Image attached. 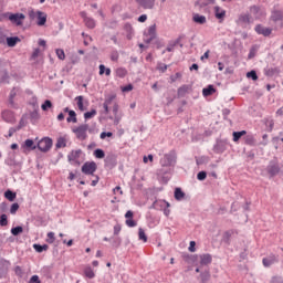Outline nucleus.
I'll list each match as a JSON object with an SVG mask.
<instances>
[{"instance_id":"nucleus-1","label":"nucleus","mask_w":283,"mask_h":283,"mask_svg":"<svg viewBox=\"0 0 283 283\" xmlns=\"http://www.w3.org/2000/svg\"><path fill=\"white\" fill-rule=\"evenodd\" d=\"M177 160L178 155L176 154V150H170L160 159V165L161 167H176Z\"/></svg>"},{"instance_id":"nucleus-2","label":"nucleus","mask_w":283,"mask_h":283,"mask_svg":"<svg viewBox=\"0 0 283 283\" xmlns=\"http://www.w3.org/2000/svg\"><path fill=\"white\" fill-rule=\"evenodd\" d=\"M73 134H75L77 140H87V132L92 134V128L88 124H82L75 128H72Z\"/></svg>"},{"instance_id":"nucleus-3","label":"nucleus","mask_w":283,"mask_h":283,"mask_svg":"<svg viewBox=\"0 0 283 283\" xmlns=\"http://www.w3.org/2000/svg\"><path fill=\"white\" fill-rule=\"evenodd\" d=\"M52 145H54V142L50 137H43L41 140L36 144V149L42 151V154H48L52 149Z\"/></svg>"},{"instance_id":"nucleus-4","label":"nucleus","mask_w":283,"mask_h":283,"mask_svg":"<svg viewBox=\"0 0 283 283\" xmlns=\"http://www.w3.org/2000/svg\"><path fill=\"white\" fill-rule=\"evenodd\" d=\"M266 171H268L269 176H271V178H275V176H277V174H280L281 168H280V161H277V158L270 160V163L266 167Z\"/></svg>"},{"instance_id":"nucleus-5","label":"nucleus","mask_w":283,"mask_h":283,"mask_svg":"<svg viewBox=\"0 0 283 283\" xmlns=\"http://www.w3.org/2000/svg\"><path fill=\"white\" fill-rule=\"evenodd\" d=\"M249 10H250V14H252L255 21H260L261 19H264V17H266V11H264V9H262V7L258 4L251 6Z\"/></svg>"},{"instance_id":"nucleus-6","label":"nucleus","mask_w":283,"mask_h":283,"mask_svg":"<svg viewBox=\"0 0 283 283\" xmlns=\"http://www.w3.org/2000/svg\"><path fill=\"white\" fill-rule=\"evenodd\" d=\"M96 169H98V166L95 161H86L82 166V174H85V176H94Z\"/></svg>"},{"instance_id":"nucleus-7","label":"nucleus","mask_w":283,"mask_h":283,"mask_svg":"<svg viewBox=\"0 0 283 283\" xmlns=\"http://www.w3.org/2000/svg\"><path fill=\"white\" fill-rule=\"evenodd\" d=\"M228 145V139H217L216 144L213 145L212 151H214V154H224V151H227Z\"/></svg>"},{"instance_id":"nucleus-8","label":"nucleus","mask_w":283,"mask_h":283,"mask_svg":"<svg viewBox=\"0 0 283 283\" xmlns=\"http://www.w3.org/2000/svg\"><path fill=\"white\" fill-rule=\"evenodd\" d=\"M270 20L273 21V23H280V21H283V9L274 7L271 11Z\"/></svg>"},{"instance_id":"nucleus-9","label":"nucleus","mask_w":283,"mask_h":283,"mask_svg":"<svg viewBox=\"0 0 283 283\" xmlns=\"http://www.w3.org/2000/svg\"><path fill=\"white\" fill-rule=\"evenodd\" d=\"M105 167H109L111 169H114L118 165V157L115 154H108L105 159Z\"/></svg>"},{"instance_id":"nucleus-10","label":"nucleus","mask_w":283,"mask_h":283,"mask_svg":"<svg viewBox=\"0 0 283 283\" xmlns=\"http://www.w3.org/2000/svg\"><path fill=\"white\" fill-rule=\"evenodd\" d=\"M254 32H256V34H261L262 36H271V34L273 33V29L266 28L262 24H256L254 28Z\"/></svg>"},{"instance_id":"nucleus-11","label":"nucleus","mask_w":283,"mask_h":283,"mask_svg":"<svg viewBox=\"0 0 283 283\" xmlns=\"http://www.w3.org/2000/svg\"><path fill=\"white\" fill-rule=\"evenodd\" d=\"M10 261L6 259H0V277H6L8 275V271H10Z\"/></svg>"},{"instance_id":"nucleus-12","label":"nucleus","mask_w":283,"mask_h":283,"mask_svg":"<svg viewBox=\"0 0 283 283\" xmlns=\"http://www.w3.org/2000/svg\"><path fill=\"white\" fill-rule=\"evenodd\" d=\"M136 3H138V6L144 10H154L156 0H136Z\"/></svg>"},{"instance_id":"nucleus-13","label":"nucleus","mask_w":283,"mask_h":283,"mask_svg":"<svg viewBox=\"0 0 283 283\" xmlns=\"http://www.w3.org/2000/svg\"><path fill=\"white\" fill-rule=\"evenodd\" d=\"M25 20V14L23 13H11L10 21L15 25H23V21Z\"/></svg>"},{"instance_id":"nucleus-14","label":"nucleus","mask_w":283,"mask_h":283,"mask_svg":"<svg viewBox=\"0 0 283 283\" xmlns=\"http://www.w3.org/2000/svg\"><path fill=\"white\" fill-rule=\"evenodd\" d=\"M262 262H263V266L269 269V266H272V264L280 262V258L275 254H270L268 258H263Z\"/></svg>"},{"instance_id":"nucleus-15","label":"nucleus","mask_w":283,"mask_h":283,"mask_svg":"<svg viewBox=\"0 0 283 283\" xmlns=\"http://www.w3.org/2000/svg\"><path fill=\"white\" fill-rule=\"evenodd\" d=\"M191 92V85L184 84L177 90L178 98H185Z\"/></svg>"},{"instance_id":"nucleus-16","label":"nucleus","mask_w":283,"mask_h":283,"mask_svg":"<svg viewBox=\"0 0 283 283\" xmlns=\"http://www.w3.org/2000/svg\"><path fill=\"white\" fill-rule=\"evenodd\" d=\"M38 22L36 25L43 27L48 23V13L43 11H36Z\"/></svg>"},{"instance_id":"nucleus-17","label":"nucleus","mask_w":283,"mask_h":283,"mask_svg":"<svg viewBox=\"0 0 283 283\" xmlns=\"http://www.w3.org/2000/svg\"><path fill=\"white\" fill-rule=\"evenodd\" d=\"M238 23H247L248 25L253 23V18L251 13H241L238 19Z\"/></svg>"},{"instance_id":"nucleus-18","label":"nucleus","mask_w":283,"mask_h":283,"mask_svg":"<svg viewBox=\"0 0 283 283\" xmlns=\"http://www.w3.org/2000/svg\"><path fill=\"white\" fill-rule=\"evenodd\" d=\"M199 258L201 266H208V264H211V262H213V256H211V254L209 253L201 254Z\"/></svg>"},{"instance_id":"nucleus-19","label":"nucleus","mask_w":283,"mask_h":283,"mask_svg":"<svg viewBox=\"0 0 283 283\" xmlns=\"http://www.w3.org/2000/svg\"><path fill=\"white\" fill-rule=\"evenodd\" d=\"M19 92V87H13L9 95V105L13 109H17V104L14 103V97L17 96V93Z\"/></svg>"},{"instance_id":"nucleus-20","label":"nucleus","mask_w":283,"mask_h":283,"mask_svg":"<svg viewBox=\"0 0 283 283\" xmlns=\"http://www.w3.org/2000/svg\"><path fill=\"white\" fill-rule=\"evenodd\" d=\"M81 154H83V150H81V149L72 150L67 155L69 163H74V160H77V158H81Z\"/></svg>"},{"instance_id":"nucleus-21","label":"nucleus","mask_w":283,"mask_h":283,"mask_svg":"<svg viewBox=\"0 0 283 283\" xmlns=\"http://www.w3.org/2000/svg\"><path fill=\"white\" fill-rule=\"evenodd\" d=\"M2 118L6 123H12L14 120V113L12 111H3Z\"/></svg>"},{"instance_id":"nucleus-22","label":"nucleus","mask_w":283,"mask_h":283,"mask_svg":"<svg viewBox=\"0 0 283 283\" xmlns=\"http://www.w3.org/2000/svg\"><path fill=\"white\" fill-rule=\"evenodd\" d=\"M192 21L195 23H198L199 25H205V23H207V17L195 13L192 17Z\"/></svg>"},{"instance_id":"nucleus-23","label":"nucleus","mask_w":283,"mask_h":283,"mask_svg":"<svg viewBox=\"0 0 283 283\" xmlns=\"http://www.w3.org/2000/svg\"><path fill=\"white\" fill-rule=\"evenodd\" d=\"M0 83H10V74L8 70H0Z\"/></svg>"},{"instance_id":"nucleus-24","label":"nucleus","mask_w":283,"mask_h":283,"mask_svg":"<svg viewBox=\"0 0 283 283\" xmlns=\"http://www.w3.org/2000/svg\"><path fill=\"white\" fill-rule=\"evenodd\" d=\"M21 39L19 36L7 38L8 48H14L17 43H20Z\"/></svg>"},{"instance_id":"nucleus-25","label":"nucleus","mask_w":283,"mask_h":283,"mask_svg":"<svg viewBox=\"0 0 283 283\" xmlns=\"http://www.w3.org/2000/svg\"><path fill=\"white\" fill-rule=\"evenodd\" d=\"M213 94H216V87L211 84L202 90L203 96H211Z\"/></svg>"},{"instance_id":"nucleus-26","label":"nucleus","mask_w":283,"mask_h":283,"mask_svg":"<svg viewBox=\"0 0 283 283\" xmlns=\"http://www.w3.org/2000/svg\"><path fill=\"white\" fill-rule=\"evenodd\" d=\"M264 74L265 76H275V74H280V69L277 67H268V69H264Z\"/></svg>"},{"instance_id":"nucleus-27","label":"nucleus","mask_w":283,"mask_h":283,"mask_svg":"<svg viewBox=\"0 0 283 283\" xmlns=\"http://www.w3.org/2000/svg\"><path fill=\"white\" fill-rule=\"evenodd\" d=\"M175 200L179 201L185 200V191H182V188H176L175 189Z\"/></svg>"},{"instance_id":"nucleus-28","label":"nucleus","mask_w":283,"mask_h":283,"mask_svg":"<svg viewBox=\"0 0 283 283\" xmlns=\"http://www.w3.org/2000/svg\"><path fill=\"white\" fill-rule=\"evenodd\" d=\"M24 149H30L31 151H34L36 149V145H34V140L27 139L22 146Z\"/></svg>"},{"instance_id":"nucleus-29","label":"nucleus","mask_w":283,"mask_h":283,"mask_svg":"<svg viewBox=\"0 0 283 283\" xmlns=\"http://www.w3.org/2000/svg\"><path fill=\"white\" fill-rule=\"evenodd\" d=\"M4 198H7V200H9V202H14V200H17V192H14L12 190H7L4 192Z\"/></svg>"},{"instance_id":"nucleus-30","label":"nucleus","mask_w":283,"mask_h":283,"mask_svg":"<svg viewBox=\"0 0 283 283\" xmlns=\"http://www.w3.org/2000/svg\"><path fill=\"white\" fill-rule=\"evenodd\" d=\"M33 249H34V251H36V253H43V251H48V249H50V247L48 244L41 245L39 243H34Z\"/></svg>"},{"instance_id":"nucleus-31","label":"nucleus","mask_w":283,"mask_h":283,"mask_svg":"<svg viewBox=\"0 0 283 283\" xmlns=\"http://www.w3.org/2000/svg\"><path fill=\"white\" fill-rule=\"evenodd\" d=\"M84 275H86L88 280H94V277H96V274L94 273V270H92V266H86L84 269Z\"/></svg>"},{"instance_id":"nucleus-32","label":"nucleus","mask_w":283,"mask_h":283,"mask_svg":"<svg viewBox=\"0 0 283 283\" xmlns=\"http://www.w3.org/2000/svg\"><path fill=\"white\" fill-rule=\"evenodd\" d=\"M61 147H67V140L65 137H59L55 144L56 149H61Z\"/></svg>"},{"instance_id":"nucleus-33","label":"nucleus","mask_w":283,"mask_h":283,"mask_svg":"<svg viewBox=\"0 0 283 283\" xmlns=\"http://www.w3.org/2000/svg\"><path fill=\"white\" fill-rule=\"evenodd\" d=\"M232 136H233V142L238 143V140H240L242 136H247V130L233 132Z\"/></svg>"},{"instance_id":"nucleus-34","label":"nucleus","mask_w":283,"mask_h":283,"mask_svg":"<svg viewBox=\"0 0 283 283\" xmlns=\"http://www.w3.org/2000/svg\"><path fill=\"white\" fill-rule=\"evenodd\" d=\"M116 76L118 77V78H125L126 76H127V69H125V67H118V69H116Z\"/></svg>"},{"instance_id":"nucleus-35","label":"nucleus","mask_w":283,"mask_h":283,"mask_svg":"<svg viewBox=\"0 0 283 283\" xmlns=\"http://www.w3.org/2000/svg\"><path fill=\"white\" fill-rule=\"evenodd\" d=\"M66 123H78V119L76 118V112L70 111L69 117L66 118Z\"/></svg>"},{"instance_id":"nucleus-36","label":"nucleus","mask_w":283,"mask_h":283,"mask_svg":"<svg viewBox=\"0 0 283 283\" xmlns=\"http://www.w3.org/2000/svg\"><path fill=\"white\" fill-rule=\"evenodd\" d=\"M214 15L217 19H222L223 17H227V11L220 10V7H214Z\"/></svg>"},{"instance_id":"nucleus-37","label":"nucleus","mask_w":283,"mask_h":283,"mask_svg":"<svg viewBox=\"0 0 283 283\" xmlns=\"http://www.w3.org/2000/svg\"><path fill=\"white\" fill-rule=\"evenodd\" d=\"M86 28H88L90 30H94L96 28V21L93 18H88L86 19V21H84Z\"/></svg>"},{"instance_id":"nucleus-38","label":"nucleus","mask_w":283,"mask_h":283,"mask_svg":"<svg viewBox=\"0 0 283 283\" xmlns=\"http://www.w3.org/2000/svg\"><path fill=\"white\" fill-rule=\"evenodd\" d=\"M231 235H233V230L223 233V242H226V244H231Z\"/></svg>"},{"instance_id":"nucleus-39","label":"nucleus","mask_w":283,"mask_h":283,"mask_svg":"<svg viewBox=\"0 0 283 283\" xmlns=\"http://www.w3.org/2000/svg\"><path fill=\"white\" fill-rule=\"evenodd\" d=\"M93 155L95 156V158H98L99 160L105 158V150H103L102 148H96L93 151Z\"/></svg>"},{"instance_id":"nucleus-40","label":"nucleus","mask_w":283,"mask_h":283,"mask_svg":"<svg viewBox=\"0 0 283 283\" xmlns=\"http://www.w3.org/2000/svg\"><path fill=\"white\" fill-rule=\"evenodd\" d=\"M201 283H207L209 280H211V273L209 271H205L200 274Z\"/></svg>"},{"instance_id":"nucleus-41","label":"nucleus","mask_w":283,"mask_h":283,"mask_svg":"<svg viewBox=\"0 0 283 283\" xmlns=\"http://www.w3.org/2000/svg\"><path fill=\"white\" fill-rule=\"evenodd\" d=\"M244 143L245 145H250L251 147H253V145H255V137H253V135H247L244 137Z\"/></svg>"},{"instance_id":"nucleus-42","label":"nucleus","mask_w":283,"mask_h":283,"mask_svg":"<svg viewBox=\"0 0 283 283\" xmlns=\"http://www.w3.org/2000/svg\"><path fill=\"white\" fill-rule=\"evenodd\" d=\"M83 95H80L77 97H75V101H77V107L80 109V112H85V106L83 105Z\"/></svg>"},{"instance_id":"nucleus-43","label":"nucleus","mask_w":283,"mask_h":283,"mask_svg":"<svg viewBox=\"0 0 283 283\" xmlns=\"http://www.w3.org/2000/svg\"><path fill=\"white\" fill-rule=\"evenodd\" d=\"M22 232H23V227H21V226H17V227L11 229V233L14 237L21 235Z\"/></svg>"},{"instance_id":"nucleus-44","label":"nucleus","mask_w":283,"mask_h":283,"mask_svg":"<svg viewBox=\"0 0 283 283\" xmlns=\"http://www.w3.org/2000/svg\"><path fill=\"white\" fill-rule=\"evenodd\" d=\"M258 50H259L258 45L251 46L250 52L248 54V59H255V54H258Z\"/></svg>"},{"instance_id":"nucleus-45","label":"nucleus","mask_w":283,"mask_h":283,"mask_svg":"<svg viewBox=\"0 0 283 283\" xmlns=\"http://www.w3.org/2000/svg\"><path fill=\"white\" fill-rule=\"evenodd\" d=\"M97 112L95 108L91 109L90 112L84 113L85 120H90V118H94L96 116Z\"/></svg>"},{"instance_id":"nucleus-46","label":"nucleus","mask_w":283,"mask_h":283,"mask_svg":"<svg viewBox=\"0 0 283 283\" xmlns=\"http://www.w3.org/2000/svg\"><path fill=\"white\" fill-rule=\"evenodd\" d=\"M52 101L46 99L41 107L43 112H48L49 109H52Z\"/></svg>"},{"instance_id":"nucleus-47","label":"nucleus","mask_w":283,"mask_h":283,"mask_svg":"<svg viewBox=\"0 0 283 283\" xmlns=\"http://www.w3.org/2000/svg\"><path fill=\"white\" fill-rule=\"evenodd\" d=\"M138 238L143 242H147V234L145 233V230L143 228L138 229Z\"/></svg>"},{"instance_id":"nucleus-48","label":"nucleus","mask_w":283,"mask_h":283,"mask_svg":"<svg viewBox=\"0 0 283 283\" xmlns=\"http://www.w3.org/2000/svg\"><path fill=\"white\" fill-rule=\"evenodd\" d=\"M56 56L60 61H65V51L63 49H56Z\"/></svg>"},{"instance_id":"nucleus-49","label":"nucleus","mask_w":283,"mask_h":283,"mask_svg":"<svg viewBox=\"0 0 283 283\" xmlns=\"http://www.w3.org/2000/svg\"><path fill=\"white\" fill-rule=\"evenodd\" d=\"M112 136H114L113 132H102L99 135V138L102 140H105L106 138H112Z\"/></svg>"},{"instance_id":"nucleus-50","label":"nucleus","mask_w":283,"mask_h":283,"mask_svg":"<svg viewBox=\"0 0 283 283\" xmlns=\"http://www.w3.org/2000/svg\"><path fill=\"white\" fill-rule=\"evenodd\" d=\"M0 227H8V214L0 216Z\"/></svg>"},{"instance_id":"nucleus-51","label":"nucleus","mask_w":283,"mask_h":283,"mask_svg":"<svg viewBox=\"0 0 283 283\" xmlns=\"http://www.w3.org/2000/svg\"><path fill=\"white\" fill-rule=\"evenodd\" d=\"M270 283H283V276L282 275L272 276L270 280Z\"/></svg>"},{"instance_id":"nucleus-52","label":"nucleus","mask_w":283,"mask_h":283,"mask_svg":"<svg viewBox=\"0 0 283 283\" xmlns=\"http://www.w3.org/2000/svg\"><path fill=\"white\" fill-rule=\"evenodd\" d=\"M148 36H153L156 39V24H153L148 29Z\"/></svg>"},{"instance_id":"nucleus-53","label":"nucleus","mask_w":283,"mask_h":283,"mask_svg":"<svg viewBox=\"0 0 283 283\" xmlns=\"http://www.w3.org/2000/svg\"><path fill=\"white\" fill-rule=\"evenodd\" d=\"M248 78H252V81H258V73L255 71H250L247 73Z\"/></svg>"},{"instance_id":"nucleus-54","label":"nucleus","mask_w":283,"mask_h":283,"mask_svg":"<svg viewBox=\"0 0 283 283\" xmlns=\"http://www.w3.org/2000/svg\"><path fill=\"white\" fill-rule=\"evenodd\" d=\"M197 179L198 180H207V171H205V170H201V171H199L198 174H197Z\"/></svg>"},{"instance_id":"nucleus-55","label":"nucleus","mask_w":283,"mask_h":283,"mask_svg":"<svg viewBox=\"0 0 283 283\" xmlns=\"http://www.w3.org/2000/svg\"><path fill=\"white\" fill-rule=\"evenodd\" d=\"M11 15H12V12L0 13V22L6 21V19H8L10 21Z\"/></svg>"},{"instance_id":"nucleus-56","label":"nucleus","mask_w":283,"mask_h":283,"mask_svg":"<svg viewBox=\"0 0 283 283\" xmlns=\"http://www.w3.org/2000/svg\"><path fill=\"white\" fill-rule=\"evenodd\" d=\"M48 240H46V242L49 243V244H54V240H56V238L54 237V232H49L48 233Z\"/></svg>"},{"instance_id":"nucleus-57","label":"nucleus","mask_w":283,"mask_h":283,"mask_svg":"<svg viewBox=\"0 0 283 283\" xmlns=\"http://www.w3.org/2000/svg\"><path fill=\"white\" fill-rule=\"evenodd\" d=\"M265 125H268L269 132H273V127L275 126V122H273V119H265Z\"/></svg>"},{"instance_id":"nucleus-58","label":"nucleus","mask_w":283,"mask_h":283,"mask_svg":"<svg viewBox=\"0 0 283 283\" xmlns=\"http://www.w3.org/2000/svg\"><path fill=\"white\" fill-rule=\"evenodd\" d=\"M119 59L118 51H112L111 52V61L116 62Z\"/></svg>"},{"instance_id":"nucleus-59","label":"nucleus","mask_w":283,"mask_h":283,"mask_svg":"<svg viewBox=\"0 0 283 283\" xmlns=\"http://www.w3.org/2000/svg\"><path fill=\"white\" fill-rule=\"evenodd\" d=\"M126 224H127L129 228H134V227H136L138 223L134 220V218H132V219H126Z\"/></svg>"},{"instance_id":"nucleus-60","label":"nucleus","mask_w":283,"mask_h":283,"mask_svg":"<svg viewBox=\"0 0 283 283\" xmlns=\"http://www.w3.org/2000/svg\"><path fill=\"white\" fill-rule=\"evenodd\" d=\"M17 211H19V205L15 202V203L11 205L10 213H12V216H14V213H17Z\"/></svg>"},{"instance_id":"nucleus-61","label":"nucleus","mask_w":283,"mask_h":283,"mask_svg":"<svg viewBox=\"0 0 283 283\" xmlns=\"http://www.w3.org/2000/svg\"><path fill=\"white\" fill-rule=\"evenodd\" d=\"M14 273L15 275H18V277H23V270L21 269V266H15L14 268Z\"/></svg>"},{"instance_id":"nucleus-62","label":"nucleus","mask_w":283,"mask_h":283,"mask_svg":"<svg viewBox=\"0 0 283 283\" xmlns=\"http://www.w3.org/2000/svg\"><path fill=\"white\" fill-rule=\"evenodd\" d=\"M8 38H6V33H3V30L0 29V44L4 45Z\"/></svg>"},{"instance_id":"nucleus-63","label":"nucleus","mask_w":283,"mask_h":283,"mask_svg":"<svg viewBox=\"0 0 283 283\" xmlns=\"http://www.w3.org/2000/svg\"><path fill=\"white\" fill-rule=\"evenodd\" d=\"M30 118H31L32 120H39V118H40V116H39V111H33V112H31Z\"/></svg>"},{"instance_id":"nucleus-64","label":"nucleus","mask_w":283,"mask_h":283,"mask_svg":"<svg viewBox=\"0 0 283 283\" xmlns=\"http://www.w3.org/2000/svg\"><path fill=\"white\" fill-rule=\"evenodd\" d=\"M29 283H41V280L39 279V275L31 276Z\"/></svg>"}]
</instances>
